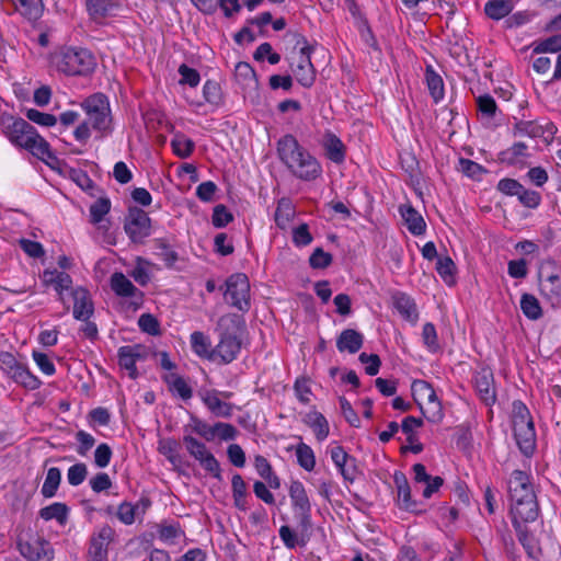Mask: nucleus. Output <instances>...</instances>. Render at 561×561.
Masks as SVG:
<instances>
[{
    "label": "nucleus",
    "instance_id": "nucleus-1",
    "mask_svg": "<svg viewBox=\"0 0 561 561\" xmlns=\"http://www.w3.org/2000/svg\"><path fill=\"white\" fill-rule=\"evenodd\" d=\"M277 154L290 173L301 181L311 182L322 175V167L317 158L290 134L278 139Z\"/></svg>",
    "mask_w": 561,
    "mask_h": 561
},
{
    "label": "nucleus",
    "instance_id": "nucleus-2",
    "mask_svg": "<svg viewBox=\"0 0 561 561\" xmlns=\"http://www.w3.org/2000/svg\"><path fill=\"white\" fill-rule=\"evenodd\" d=\"M240 319L236 316L221 317L218 321L220 328L219 342L209 353L210 359L219 358L221 364L233 362L241 351V340L238 334L240 331Z\"/></svg>",
    "mask_w": 561,
    "mask_h": 561
},
{
    "label": "nucleus",
    "instance_id": "nucleus-3",
    "mask_svg": "<svg viewBox=\"0 0 561 561\" xmlns=\"http://www.w3.org/2000/svg\"><path fill=\"white\" fill-rule=\"evenodd\" d=\"M56 66L67 76H87L94 70L96 62L90 50L69 47L56 56Z\"/></svg>",
    "mask_w": 561,
    "mask_h": 561
},
{
    "label": "nucleus",
    "instance_id": "nucleus-4",
    "mask_svg": "<svg viewBox=\"0 0 561 561\" xmlns=\"http://www.w3.org/2000/svg\"><path fill=\"white\" fill-rule=\"evenodd\" d=\"M411 391L415 403L427 421L435 423L443 419L442 402L430 382L416 379L411 385Z\"/></svg>",
    "mask_w": 561,
    "mask_h": 561
},
{
    "label": "nucleus",
    "instance_id": "nucleus-5",
    "mask_svg": "<svg viewBox=\"0 0 561 561\" xmlns=\"http://www.w3.org/2000/svg\"><path fill=\"white\" fill-rule=\"evenodd\" d=\"M89 123L95 130L107 133L111 130L112 116L110 102L105 94L95 93L87 98L82 104Z\"/></svg>",
    "mask_w": 561,
    "mask_h": 561
},
{
    "label": "nucleus",
    "instance_id": "nucleus-6",
    "mask_svg": "<svg viewBox=\"0 0 561 561\" xmlns=\"http://www.w3.org/2000/svg\"><path fill=\"white\" fill-rule=\"evenodd\" d=\"M225 286V301L239 311H249L251 304L248 276L243 273L232 274L227 278Z\"/></svg>",
    "mask_w": 561,
    "mask_h": 561
},
{
    "label": "nucleus",
    "instance_id": "nucleus-7",
    "mask_svg": "<svg viewBox=\"0 0 561 561\" xmlns=\"http://www.w3.org/2000/svg\"><path fill=\"white\" fill-rule=\"evenodd\" d=\"M300 43H302L304 46L299 48L296 56H293L290 68L297 81L304 88H310L316 81V69L311 62L310 57L313 48L307 44V41L304 36L299 37L297 45Z\"/></svg>",
    "mask_w": 561,
    "mask_h": 561
},
{
    "label": "nucleus",
    "instance_id": "nucleus-8",
    "mask_svg": "<svg viewBox=\"0 0 561 561\" xmlns=\"http://www.w3.org/2000/svg\"><path fill=\"white\" fill-rule=\"evenodd\" d=\"M0 369L15 382L21 383L25 388L34 390L41 385L39 379L10 352L0 353Z\"/></svg>",
    "mask_w": 561,
    "mask_h": 561
},
{
    "label": "nucleus",
    "instance_id": "nucleus-9",
    "mask_svg": "<svg viewBox=\"0 0 561 561\" xmlns=\"http://www.w3.org/2000/svg\"><path fill=\"white\" fill-rule=\"evenodd\" d=\"M183 443L185 444L187 453L199 462L205 471L218 481L222 480L220 465L204 443L190 434L184 435Z\"/></svg>",
    "mask_w": 561,
    "mask_h": 561
},
{
    "label": "nucleus",
    "instance_id": "nucleus-10",
    "mask_svg": "<svg viewBox=\"0 0 561 561\" xmlns=\"http://www.w3.org/2000/svg\"><path fill=\"white\" fill-rule=\"evenodd\" d=\"M18 547L21 554L28 561H51L54 559L55 553L51 543L38 535L21 537Z\"/></svg>",
    "mask_w": 561,
    "mask_h": 561
},
{
    "label": "nucleus",
    "instance_id": "nucleus-11",
    "mask_svg": "<svg viewBox=\"0 0 561 561\" xmlns=\"http://www.w3.org/2000/svg\"><path fill=\"white\" fill-rule=\"evenodd\" d=\"M289 497L291 506L299 518V526L302 531H308L311 526V503L305 485L299 480L291 481L289 485Z\"/></svg>",
    "mask_w": 561,
    "mask_h": 561
},
{
    "label": "nucleus",
    "instance_id": "nucleus-12",
    "mask_svg": "<svg viewBox=\"0 0 561 561\" xmlns=\"http://www.w3.org/2000/svg\"><path fill=\"white\" fill-rule=\"evenodd\" d=\"M150 222L145 210L134 207L128 211L124 229L133 242L141 243L150 234Z\"/></svg>",
    "mask_w": 561,
    "mask_h": 561
},
{
    "label": "nucleus",
    "instance_id": "nucleus-13",
    "mask_svg": "<svg viewBox=\"0 0 561 561\" xmlns=\"http://www.w3.org/2000/svg\"><path fill=\"white\" fill-rule=\"evenodd\" d=\"M3 134L15 146L24 147L26 139L34 135V126L21 117L8 116L2 121Z\"/></svg>",
    "mask_w": 561,
    "mask_h": 561
},
{
    "label": "nucleus",
    "instance_id": "nucleus-14",
    "mask_svg": "<svg viewBox=\"0 0 561 561\" xmlns=\"http://www.w3.org/2000/svg\"><path fill=\"white\" fill-rule=\"evenodd\" d=\"M511 503L536 497L529 476L522 470H514L508 481Z\"/></svg>",
    "mask_w": 561,
    "mask_h": 561
},
{
    "label": "nucleus",
    "instance_id": "nucleus-15",
    "mask_svg": "<svg viewBox=\"0 0 561 561\" xmlns=\"http://www.w3.org/2000/svg\"><path fill=\"white\" fill-rule=\"evenodd\" d=\"M114 529L108 526H102L94 533L90 540L89 561H108L107 548L114 538Z\"/></svg>",
    "mask_w": 561,
    "mask_h": 561
},
{
    "label": "nucleus",
    "instance_id": "nucleus-16",
    "mask_svg": "<svg viewBox=\"0 0 561 561\" xmlns=\"http://www.w3.org/2000/svg\"><path fill=\"white\" fill-rule=\"evenodd\" d=\"M511 515L514 528L535 522L539 516L537 496L511 503Z\"/></svg>",
    "mask_w": 561,
    "mask_h": 561
},
{
    "label": "nucleus",
    "instance_id": "nucleus-17",
    "mask_svg": "<svg viewBox=\"0 0 561 561\" xmlns=\"http://www.w3.org/2000/svg\"><path fill=\"white\" fill-rule=\"evenodd\" d=\"M474 388L485 405H492L496 400L494 377L493 373L489 368H482L474 375Z\"/></svg>",
    "mask_w": 561,
    "mask_h": 561
},
{
    "label": "nucleus",
    "instance_id": "nucleus-18",
    "mask_svg": "<svg viewBox=\"0 0 561 561\" xmlns=\"http://www.w3.org/2000/svg\"><path fill=\"white\" fill-rule=\"evenodd\" d=\"M117 355L119 366L128 371L131 379H136L138 377L136 363L145 358V347L140 344L122 346Z\"/></svg>",
    "mask_w": 561,
    "mask_h": 561
},
{
    "label": "nucleus",
    "instance_id": "nucleus-19",
    "mask_svg": "<svg viewBox=\"0 0 561 561\" xmlns=\"http://www.w3.org/2000/svg\"><path fill=\"white\" fill-rule=\"evenodd\" d=\"M392 305L400 316L410 322L416 324L419 321V310L415 300L403 291H394L391 295Z\"/></svg>",
    "mask_w": 561,
    "mask_h": 561
},
{
    "label": "nucleus",
    "instance_id": "nucleus-20",
    "mask_svg": "<svg viewBox=\"0 0 561 561\" xmlns=\"http://www.w3.org/2000/svg\"><path fill=\"white\" fill-rule=\"evenodd\" d=\"M514 437L520 453L531 457L536 450V432L534 423L513 427Z\"/></svg>",
    "mask_w": 561,
    "mask_h": 561
},
{
    "label": "nucleus",
    "instance_id": "nucleus-21",
    "mask_svg": "<svg viewBox=\"0 0 561 561\" xmlns=\"http://www.w3.org/2000/svg\"><path fill=\"white\" fill-rule=\"evenodd\" d=\"M72 297L75 319L87 321L94 311L89 291L82 287H78L72 290Z\"/></svg>",
    "mask_w": 561,
    "mask_h": 561
},
{
    "label": "nucleus",
    "instance_id": "nucleus-22",
    "mask_svg": "<svg viewBox=\"0 0 561 561\" xmlns=\"http://www.w3.org/2000/svg\"><path fill=\"white\" fill-rule=\"evenodd\" d=\"M393 482L398 492L399 507L401 510L414 512L417 504L412 500L410 484L405 474L402 471H396L393 474Z\"/></svg>",
    "mask_w": 561,
    "mask_h": 561
},
{
    "label": "nucleus",
    "instance_id": "nucleus-23",
    "mask_svg": "<svg viewBox=\"0 0 561 561\" xmlns=\"http://www.w3.org/2000/svg\"><path fill=\"white\" fill-rule=\"evenodd\" d=\"M202 401L207 409L217 417H230L233 404L220 400L217 390H206L202 394Z\"/></svg>",
    "mask_w": 561,
    "mask_h": 561
},
{
    "label": "nucleus",
    "instance_id": "nucleus-24",
    "mask_svg": "<svg viewBox=\"0 0 561 561\" xmlns=\"http://www.w3.org/2000/svg\"><path fill=\"white\" fill-rule=\"evenodd\" d=\"M162 380L168 386V390L172 393V396L179 397L184 401H187L192 398V387L182 376L175 373H168L162 376Z\"/></svg>",
    "mask_w": 561,
    "mask_h": 561
},
{
    "label": "nucleus",
    "instance_id": "nucleus-25",
    "mask_svg": "<svg viewBox=\"0 0 561 561\" xmlns=\"http://www.w3.org/2000/svg\"><path fill=\"white\" fill-rule=\"evenodd\" d=\"M364 343V336L353 329H345L336 340V347L340 352L357 353Z\"/></svg>",
    "mask_w": 561,
    "mask_h": 561
},
{
    "label": "nucleus",
    "instance_id": "nucleus-26",
    "mask_svg": "<svg viewBox=\"0 0 561 561\" xmlns=\"http://www.w3.org/2000/svg\"><path fill=\"white\" fill-rule=\"evenodd\" d=\"M38 159L46 161L47 159H55L50 150L49 144L37 133L34 128V135H30L23 147Z\"/></svg>",
    "mask_w": 561,
    "mask_h": 561
},
{
    "label": "nucleus",
    "instance_id": "nucleus-27",
    "mask_svg": "<svg viewBox=\"0 0 561 561\" xmlns=\"http://www.w3.org/2000/svg\"><path fill=\"white\" fill-rule=\"evenodd\" d=\"M408 230L414 236H421L425 232L426 224L421 214L411 205H402L399 208Z\"/></svg>",
    "mask_w": 561,
    "mask_h": 561
},
{
    "label": "nucleus",
    "instance_id": "nucleus-28",
    "mask_svg": "<svg viewBox=\"0 0 561 561\" xmlns=\"http://www.w3.org/2000/svg\"><path fill=\"white\" fill-rule=\"evenodd\" d=\"M111 288L115 293V295L119 297L131 298L135 297L137 294L141 295V293L122 272H115L111 276Z\"/></svg>",
    "mask_w": 561,
    "mask_h": 561
},
{
    "label": "nucleus",
    "instance_id": "nucleus-29",
    "mask_svg": "<svg viewBox=\"0 0 561 561\" xmlns=\"http://www.w3.org/2000/svg\"><path fill=\"white\" fill-rule=\"evenodd\" d=\"M327 157L334 163H342L345 159V147L341 139L333 133H327L323 139Z\"/></svg>",
    "mask_w": 561,
    "mask_h": 561
},
{
    "label": "nucleus",
    "instance_id": "nucleus-30",
    "mask_svg": "<svg viewBox=\"0 0 561 561\" xmlns=\"http://www.w3.org/2000/svg\"><path fill=\"white\" fill-rule=\"evenodd\" d=\"M513 9V0H489L484 4L485 14L495 21H499L508 15Z\"/></svg>",
    "mask_w": 561,
    "mask_h": 561
},
{
    "label": "nucleus",
    "instance_id": "nucleus-31",
    "mask_svg": "<svg viewBox=\"0 0 561 561\" xmlns=\"http://www.w3.org/2000/svg\"><path fill=\"white\" fill-rule=\"evenodd\" d=\"M69 508L65 503L55 502L39 510L38 515L44 520L56 519L60 525L68 520Z\"/></svg>",
    "mask_w": 561,
    "mask_h": 561
},
{
    "label": "nucleus",
    "instance_id": "nucleus-32",
    "mask_svg": "<svg viewBox=\"0 0 561 561\" xmlns=\"http://www.w3.org/2000/svg\"><path fill=\"white\" fill-rule=\"evenodd\" d=\"M520 310L523 314L533 321L542 317V308L536 296L525 293L520 297Z\"/></svg>",
    "mask_w": 561,
    "mask_h": 561
},
{
    "label": "nucleus",
    "instance_id": "nucleus-33",
    "mask_svg": "<svg viewBox=\"0 0 561 561\" xmlns=\"http://www.w3.org/2000/svg\"><path fill=\"white\" fill-rule=\"evenodd\" d=\"M234 79L244 88L256 85V73L252 66L245 61H239L234 67Z\"/></svg>",
    "mask_w": 561,
    "mask_h": 561
},
{
    "label": "nucleus",
    "instance_id": "nucleus-34",
    "mask_svg": "<svg viewBox=\"0 0 561 561\" xmlns=\"http://www.w3.org/2000/svg\"><path fill=\"white\" fill-rule=\"evenodd\" d=\"M306 423L312 428L318 440H323L329 435V423L320 412L313 411L307 414Z\"/></svg>",
    "mask_w": 561,
    "mask_h": 561
},
{
    "label": "nucleus",
    "instance_id": "nucleus-35",
    "mask_svg": "<svg viewBox=\"0 0 561 561\" xmlns=\"http://www.w3.org/2000/svg\"><path fill=\"white\" fill-rule=\"evenodd\" d=\"M15 9L28 20H37L43 12L42 0H10Z\"/></svg>",
    "mask_w": 561,
    "mask_h": 561
},
{
    "label": "nucleus",
    "instance_id": "nucleus-36",
    "mask_svg": "<svg viewBox=\"0 0 561 561\" xmlns=\"http://www.w3.org/2000/svg\"><path fill=\"white\" fill-rule=\"evenodd\" d=\"M518 540L526 550V553L531 559H538L541 554V549L535 539V537L530 534H528L527 528L525 526H519L518 528H515Z\"/></svg>",
    "mask_w": 561,
    "mask_h": 561
},
{
    "label": "nucleus",
    "instance_id": "nucleus-37",
    "mask_svg": "<svg viewBox=\"0 0 561 561\" xmlns=\"http://www.w3.org/2000/svg\"><path fill=\"white\" fill-rule=\"evenodd\" d=\"M87 8L90 15L96 20L111 15L117 4L112 0H88Z\"/></svg>",
    "mask_w": 561,
    "mask_h": 561
},
{
    "label": "nucleus",
    "instance_id": "nucleus-38",
    "mask_svg": "<svg viewBox=\"0 0 561 561\" xmlns=\"http://www.w3.org/2000/svg\"><path fill=\"white\" fill-rule=\"evenodd\" d=\"M295 453L297 457V462L302 469H305L308 472L314 469L316 456L312 448L309 445L300 442L295 447Z\"/></svg>",
    "mask_w": 561,
    "mask_h": 561
},
{
    "label": "nucleus",
    "instance_id": "nucleus-39",
    "mask_svg": "<svg viewBox=\"0 0 561 561\" xmlns=\"http://www.w3.org/2000/svg\"><path fill=\"white\" fill-rule=\"evenodd\" d=\"M61 472L58 468L51 467L47 470L45 481L42 485L41 493L44 497H53L60 484Z\"/></svg>",
    "mask_w": 561,
    "mask_h": 561
},
{
    "label": "nucleus",
    "instance_id": "nucleus-40",
    "mask_svg": "<svg viewBox=\"0 0 561 561\" xmlns=\"http://www.w3.org/2000/svg\"><path fill=\"white\" fill-rule=\"evenodd\" d=\"M436 271L446 285H455L456 265L449 256L446 255L437 257Z\"/></svg>",
    "mask_w": 561,
    "mask_h": 561
},
{
    "label": "nucleus",
    "instance_id": "nucleus-41",
    "mask_svg": "<svg viewBox=\"0 0 561 561\" xmlns=\"http://www.w3.org/2000/svg\"><path fill=\"white\" fill-rule=\"evenodd\" d=\"M171 147L178 157L185 159L193 153L195 144L184 134H176L171 140Z\"/></svg>",
    "mask_w": 561,
    "mask_h": 561
},
{
    "label": "nucleus",
    "instance_id": "nucleus-42",
    "mask_svg": "<svg viewBox=\"0 0 561 561\" xmlns=\"http://www.w3.org/2000/svg\"><path fill=\"white\" fill-rule=\"evenodd\" d=\"M426 82L434 102L438 103L444 98V82L442 77L428 67L426 69Z\"/></svg>",
    "mask_w": 561,
    "mask_h": 561
},
{
    "label": "nucleus",
    "instance_id": "nucleus-43",
    "mask_svg": "<svg viewBox=\"0 0 561 561\" xmlns=\"http://www.w3.org/2000/svg\"><path fill=\"white\" fill-rule=\"evenodd\" d=\"M45 282L53 283L58 294H62L64 290H68L72 285V279L69 274L65 272H45Z\"/></svg>",
    "mask_w": 561,
    "mask_h": 561
},
{
    "label": "nucleus",
    "instance_id": "nucleus-44",
    "mask_svg": "<svg viewBox=\"0 0 561 561\" xmlns=\"http://www.w3.org/2000/svg\"><path fill=\"white\" fill-rule=\"evenodd\" d=\"M295 211L291 207V204L289 201L283 198L278 202L277 208L275 210V222L280 229H285L288 225V222L294 217Z\"/></svg>",
    "mask_w": 561,
    "mask_h": 561
},
{
    "label": "nucleus",
    "instance_id": "nucleus-45",
    "mask_svg": "<svg viewBox=\"0 0 561 561\" xmlns=\"http://www.w3.org/2000/svg\"><path fill=\"white\" fill-rule=\"evenodd\" d=\"M203 96L205 101L211 105L219 106L222 104V92L218 82L207 80L203 87Z\"/></svg>",
    "mask_w": 561,
    "mask_h": 561
},
{
    "label": "nucleus",
    "instance_id": "nucleus-46",
    "mask_svg": "<svg viewBox=\"0 0 561 561\" xmlns=\"http://www.w3.org/2000/svg\"><path fill=\"white\" fill-rule=\"evenodd\" d=\"M541 291L549 297L561 296V278L559 274L552 273L540 279Z\"/></svg>",
    "mask_w": 561,
    "mask_h": 561
},
{
    "label": "nucleus",
    "instance_id": "nucleus-47",
    "mask_svg": "<svg viewBox=\"0 0 561 561\" xmlns=\"http://www.w3.org/2000/svg\"><path fill=\"white\" fill-rule=\"evenodd\" d=\"M190 428L192 432L202 436L206 440L214 439V425H208L206 422L198 419L197 416L192 415L190 424L186 425L184 430L185 432H187Z\"/></svg>",
    "mask_w": 561,
    "mask_h": 561
},
{
    "label": "nucleus",
    "instance_id": "nucleus-48",
    "mask_svg": "<svg viewBox=\"0 0 561 561\" xmlns=\"http://www.w3.org/2000/svg\"><path fill=\"white\" fill-rule=\"evenodd\" d=\"M279 537L287 549H295L297 546H306L307 539L298 537V535L287 525H283L278 530Z\"/></svg>",
    "mask_w": 561,
    "mask_h": 561
},
{
    "label": "nucleus",
    "instance_id": "nucleus-49",
    "mask_svg": "<svg viewBox=\"0 0 561 561\" xmlns=\"http://www.w3.org/2000/svg\"><path fill=\"white\" fill-rule=\"evenodd\" d=\"M111 202L106 197H100L90 206V216L93 224L102 221L103 217L110 211Z\"/></svg>",
    "mask_w": 561,
    "mask_h": 561
},
{
    "label": "nucleus",
    "instance_id": "nucleus-50",
    "mask_svg": "<svg viewBox=\"0 0 561 561\" xmlns=\"http://www.w3.org/2000/svg\"><path fill=\"white\" fill-rule=\"evenodd\" d=\"M534 423L528 408L519 400L513 402V427Z\"/></svg>",
    "mask_w": 561,
    "mask_h": 561
},
{
    "label": "nucleus",
    "instance_id": "nucleus-51",
    "mask_svg": "<svg viewBox=\"0 0 561 561\" xmlns=\"http://www.w3.org/2000/svg\"><path fill=\"white\" fill-rule=\"evenodd\" d=\"M154 247L160 251L159 255L165 262L167 266H173L174 263L179 260L178 253L171 249L165 239H156Z\"/></svg>",
    "mask_w": 561,
    "mask_h": 561
},
{
    "label": "nucleus",
    "instance_id": "nucleus-52",
    "mask_svg": "<svg viewBox=\"0 0 561 561\" xmlns=\"http://www.w3.org/2000/svg\"><path fill=\"white\" fill-rule=\"evenodd\" d=\"M541 134V126L531 121H519L514 125V135L539 137Z\"/></svg>",
    "mask_w": 561,
    "mask_h": 561
},
{
    "label": "nucleus",
    "instance_id": "nucleus-53",
    "mask_svg": "<svg viewBox=\"0 0 561 561\" xmlns=\"http://www.w3.org/2000/svg\"><path fill=\"white\" fill-rule=\"evenodd\" d=\"M191 346L193 351L199 355H209L210 342L208 337L201 331H195L191 334Z\"/></svg>",
    "mask_w": 561,
    "mask_h": 561
},
{
    "label": "nucleus",
    "instance_id": "nucleus-54",
    "mask_svg": "<svg viewBox=\"0 0 561 561\" xmlns=\"http://www.w3.org/2000/svg\"><path fill=\"white\" fill-rule=\"evenodd\" d=\"M87 476V465L83 462H78L68 469L67 480L70 485L78 486L85 480Z\"/></svg>",
    "mask_w": 561,
    "mask_h": 561
},
{
    "label": "nucleus",
    "instance_id": "nucleus-55",
    "mask_svg": "<svg viewBox=\"0 0 561 561\" xmlns=\"http://www.w3.org/2000/svg\"><path fill=\"white\" fill-rule=\"evenodd\" d=\"M25 116L31 122L45 127L54 126L57 123V118L55 115L49 113H43L35 108L27 110Z\"/></svg>",
    "mask_w": 561,
    "mask_h": 561
},
{
    "label": "nucleus",
    "instance_id": "nucleus-56",
    "mask_svg": "<svg viewBox=\"0 0 561 561\" xmlns=\"http://www.w3.org/2000/svg\"><path fill=\"white\" fill-rule=\"evenodd\" d=\"M179 75L181 76V79L179 81L180 84H188L190 87L194 88L199 84L201 76L196 69H193L188 67L185 64L180 65Z\"/></svg>",
    "mask_w": 561,
    "mask_h": 561
},
{
    "label": "nucleus",
    "instance_id": "nucleus-57",
    "mask_svg": "<svg viewBox=\"0 0 561 561\" xmlns=\"http://www.w3.org/2000/svg\"><path fill=\"white\" fill-rule=\"evenodd\" d=\"M232 214L227 209L225 205L219 204L215 206L211 216V222L216 228L226 227L230 221H232Z\"/></svg>",
    "mask_w": 561,
    "mask_h": 561
},
{
    "label": "nucleus",
    "instance_id": "nucleus-58",
    "mask_svg": "<svg viewBox=\"0 0 561 561\" xmlns=\"http://www.w3.org/2000/svg\"><path fill=\"white\" fill-rule=\"evenodd\" d=\"M180 445L174 438H165L159 443V451L165 456L172 463H175L179 457Z\"/></svg>",
    "mask_w": 561,
    "mask_h": 561
},
{
    "label": "nucleus",
    "instance_id": "nucleus-59",
    "mask_svg": "<svg viewBox=\"0 0 561 561\" xmlns=\"http://www.w3.org/2000/svg\"><path fill=\"white\" fill-rule=\"evenodd\" d=\"M422 339H423L425 346L430 351L435 352L438 350L439 345H438L437 332H436L435 325L433 323L426 322L423 325Z\"/></svg>",
    "mask_w": 561,
    "mask_h": 561
},
{
    "label": "nucleus",
    "instance_id": "nucleus-60",
    "mask_svg": "<svg viewBox=\"0 0 561 561\" xmlns=\"http://www.w3.org/2000/svg\"><path fill=\"white\" fill-rule=\"evenodd\" d=\"M332 263V255L321 248L313 250L309 257V264L313 268H325Z\"/></svg>",
    "mask_w": 561,
    "mask_h": 561
},
{
    "label": "nucleus",
    "instance_id": "nucleus-61",
    "mask_svg": "<svg viewBox=\"0 0 561 561\" xmlns=\"http://www.w3.org/2000/svg\"><path fill=\"white\" fill-rule=\"evenodd\" d=\"M137 507L129 502H123L117 508V518L125 525H131L137 516Z\"/></svg>",
    "mask_w": 561,
    "mask_h": 561
},
{
    "label": "nucleus",
    "instance_id": "nucleus-62",
    "mask_svg": "<svg viewBox=\"0 0 561 561\" xmlns=\"http://www.w3.org/2000/svg\"><path fill=\"white\" fill-rule=\"evenodd\" d=\"M113 451L112 448L105 444H100L94 450V463L98 468H105L110 465Z\"/></svg>",
    "mask_w": 561,
    "mask_h": 561
},
{
    "label": "nucleus",
    "instance_id": "nucleus-63",
    "mask_svg": "<svg viewBox=\"0 0 561 561\" xmlns=\"http://www.w3.org/2000/svg\"><path fill=\"white\" fill-rule=\"evenodd\" d=\"M138 325L141 331L149 333L151 335H157L160 333V324L156 317L150 313H144L138 319Z\"/></svg>",
    "mask_w": 561,
    "mask_h": 561
},
{
    "label": "nucleus",
    "instance_id": "nucleus-64",
    "mask_svg": "<svg viewBox=\"0 0 561 561\" xmlns=\"http://www.w3.org/2000/svg\"><path fill=\"white\" fill-rule=\"evenodd\" d=\"M519 202L528 208H537L541 202V196L538 192L527 190L522 186L520 192L517 195Z\"/></svg>",
    "mask_w": 561,
    "mask_h": 561
}]
</instances>
